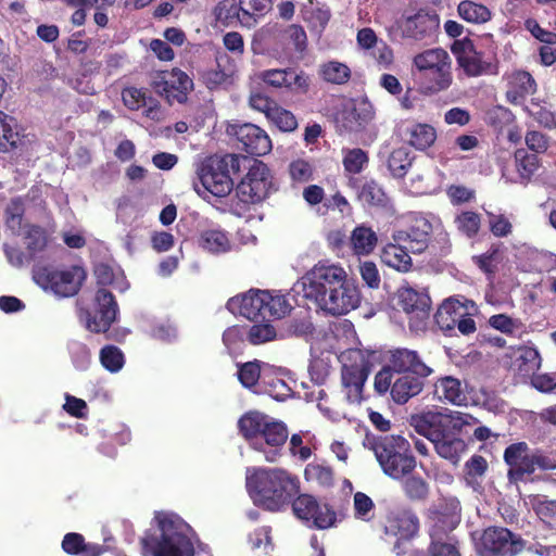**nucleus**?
Wrapping results in <instances>:
<instances>
[{
  "instance_id": "1",
  "label": "nucleus",
  "mask_w": 556,
  "mask_h": 556,
  "mask_svg": "<svg viewBox=\"0 0 556 556\" xmlns=\"http://www.w3.org/2000/svg\"><path fill=\"white\" fill-rule=\"evenodd\" d=\"M237 428L249 447L261 454L265 462L276 463L282 456L289 438L288 427L282 420L251 409L238 419Z\"/></svg>"
},
{
  "instance_id": "2",
  "label": "nucleus",
  "mask_w": 556,
  "mask_h": 556,
  "mask_svg": "<svg viewBox=\"0 0 556 556\" xmlns=\"http://www.w3.org/2000/svg\"><path fill=\"white\" fill-rule=\"evenodd\" d=\"M155 529L141 539L144 556H193V531L177 514L160 511Z\"/></svg>"
},
{
  "instance_id": "3",
  "label": "nucleus",
  "mask_w": 556,
  "mask_h": 556,
  "mask_svg": "<svg viewBox=\"0 0 556 556\" xmlns=\"http://www.w3.org/2000/svg\"><path fill=\"white\" fill-rule=\"evenodd\" d=\"M247 490L253 503L277 511L299 492V479L282 468L247 469Z\"/></svg>"
},
{
  "instance_id": "4",
  "label": "nucleus",
  "mask_w": 556,
  "mask_h": 556,
  "mask_svg": "<svg viewBox=\"0 0 556 556\" xmlns=\"http://www.w3.org/2000/svg\"><path fill=\"white\" fill-rule=\"evenodd\" d=\"M348 275L340 263L320 260L298 279L293 291L317 308Z\"/></svg>"
},
{
  "instance_id": "5",
  "label": "nucleus",
  "mask_w": 556,
  "mask_h": 556,
  "mask_svg": "<svg viewBox=\"0 0 556 556\" xmlns=\"http://www.w3.org/2000/svg\"><path fill=\"white\" fill-rule=\"evenodd\" d=\"M240 160L236 154L214 155L203 160L197 167L199 181L193 184L197 193H211L219 198L228 195L233 188L230 174L240 170Z\"/></svg>"
},
{
  "instance_id": "6",
  "label": "nucleus",
  "mask_w": 556,
  "mask_h": 556,
  "mask_svg": "<svg viewBox=\"0 0 556 556\" xmlns=\"http://www.w3.org/2000/svg\"><path fill=\"white\" fill-rule=\"evenodd\" d=\"M413 67L419 73L422 94H435L450 88L453 81L451 59L442 48L425 50L413 58Z\"/></svg>"
},
{
  "instance_id": "7",
  "label": "nucleus",
  "mask_w": 556,
  "mask_h": 556,
  "mask_svg": "<svg viewBox=\"0 0 556 556\" xmlns=\"http://www.w3.org/2000/svg\"><path fill=\"white\" fill-rule=\"evenodd\" d=\"M382 472L393 480H402L417 466L409 442L401 435H383L372 446Z\"/></svg>"
},
{
  "instance_id": "8",
  "label": "nucleus",
  "mask_w": 556,
  "mask_h": 556,
  "mask_svg": "<svg viewBox=\"0 0 556 556\" xmlns=\"http://www.w3.org/2000/svg\"><path fill=\"white\" fill-rule=\"evenodd\" d=\"M429 522V556H460L457 541L451 534L460 522L459 502L450 500L444 508L431 513Z\"/></svg>"
},
{
  "instance_id": "9",
  "label": "nucleus",
  "mask_w": 556,
  "mask_h": 556,
  "mask_svg": "<svg viewBox=\"0 0 556 556\" xmlns=\"http://www.w3.org/2000/svg\"><path fill=\"white\" fill-rule=\"evenodd\" d=\"M342 364V392L349 403H361L365 382L370 372L368 355L361 349H346L339 355Z\"/></svg>"
},
{
  "instance_id": "10",
  "label": "nucleus",
  "mask_w": 556,
  "mask_h": 556,
  "mask_svg": "<svg viewBox=\"0 0 556 556\" xmlns=\"http://www.w3.org/2000/svg\"><path fill=\"white\" fill-rule=\"evenodd\" d=\"M117 314V303L113 294L105 289H99L91 302L87 303L81 299L78 304V319L90 332L108 331L116 320Z\"/></svg>"
},
{
  "instance_id": "11",
  "label": "nucleus",
  "mask_w": 556,
  "mask_h": 556,
  "mask_svg": "<svg viewBox=\"0 0 556 556\" xmlns=\"http://www.w3.org/2000/svg\"><path fill=\"white\" fill-rule=\"evenodd\" d=\"M36 283L59 298L75 295L86 278L83 267L72 266L65 269L38 267L33 273Z\"/></svg>"
},
{
  "instance_id": "12",
  "label": "nucleus",
  "mask_w": 556,
  "mask_h": 556,
  "mask_svg": "<svg viewBox=\"0 0 556 556\" xmlns=\"http://www.w3.org/2000/svg\"><path fill=\"white\" fill-rule=\"evenodd\" d=\"M480 556H516L523 549L522 539L506 528L489 527L473 534Z\"/></svg>"
},
{
  "instance_id": "13",
  "label": "nucleus",
  "mask_w": 556,
  "mask_h": 556,
  "mask_svg": "<svg viewBox=\"0 0 556 556\" xmlns=\"http://www.w3.org/2000/svg\"><path fill=\"white\" fill-rule=\"evenodd\" d=\"M273 189V176L265 163L254 160L236 188V195L244 204L264 201Z\"/></svg>"
},
{
  "instance_id": "14",
  "label": "nucleus",
  "mask_w": 556,
  "mask_h": 556,
  "mask_svg": "<svg viewBox=\"0 0 556 556\" xmlns=\"http://www.w3.org/2000/svg\"><path fill=\"white\" fill-rule=\"evenodd\" d=\"M362 300L359 286L348 275L317 307V311L326 316L340 317L357 309Z\"/></svg>"
},
{
  "instance_id": "15",
  "label": "nucleus",
  "mask_w": 556,
  "mask_h": 556,
  "mask_svg": "<svg viewBox=\"0 0 556 556\" xmlns=\"http://www.w3.org/2000/svg\"><path fill=\"white\" fill-rule=\"evenodd\" d=\"M397 304L405 313L412 331L426 330L431 307V300L426 290L402 287L397 291Z\"/></svg>"
},
{
  "instance_id": "16",
  "label": "nucleus",
  "mask_w": 556,
  "mask_h": 556,
  "mask_svg": "<svg viewBox=\"0 0 556 556\" xmlns=\"http://www.w3.org/2000/svg\"><path fill=\"white\" fill-rule=\"evenodd\" d=\"M440 227L441 220L434 215H415L406 230L393 232L392 240L407 244L410 253H421L428 247L430 233Z\"/></svg>"
},
{
  "instance_id": "17",
  "label": "nucleus",
  "mask_w": 556,
  "mask_h": 556,
  "mask_svg": "<svg viewBox=\"0 0 556 556\" xmlns=\"http://www.w3.org/2000/svg\"><path fill=\"white\" fill-rule=\"evenodd\" d=\"M292 509L294 515L311 528L328 529L337 522V514L327 504L318 503L308 494L298 496L292 503Z\"/></svg>"
},
{
  "instance_id": "18",
  "label": "nucleus",
  "mask_w": 556,
  "mask_h": 556,
  "mask_svg": "<svg viewBox=\"0 0 556 556\" xmlns=\"http://www.w3.org/2000/svg\"><path fill=\"white\" fill-rule=\"evenodd\" d=\"M151 86L161 96H164L168 102L182 103L187 99L188 92L193 88L192 79L181 70L156 72L152 76Z\"/></svg>"
},
{
  "instance_id": "19",
  "label": "nucleus",
  "mask_w": 556,
  "mask_h": 556,
  "mask_svg": "<svg viewBox=\"0 0 556 556\" xmlns=\"http://www.w3.org/2000/svg\"><path fill=\"white\" fill-rule=\"evenodd\" d=\"M375 117L374 105L367 99L346 102L336 117L340 132H358Z\"/></svg>"
},
{
  "instance_id": "20",
  "label": "nucleus",
  "mask_w": 556,
  "mask_h": 556,
  "mask_svg": "<svg viewBox=\"0 0 556 556\" xmlns=\"http://www.w3.org/2000/svg\"><path fill=\"white\" fill-rule=\"evenodd\" d=\"M477 313L478 306L473 301L465 298H448L439 306L434 318L441 330L452 331L460 317Z\"/></svg>"
},
{
  "instance_id": "21",
  "label": "nucleus",
  "mask_w": 556,
  "mask_h": 556,
  "mask_svg": "<svg viewBox=\"0 0 556 556\" xmlns=\"http://www.w3.org/2000/svg\"><path fill=\"white\" fill-rule=\"evenodd\" d=\"M452 52L456 56L458 65L468 76H480L491 71L492 64L485 61L475 48L470 39L457 40L452 47Z\"/></svg>"
},
{
  "instance_id": "22",
  "label": "nucleus",
  "mask_w": 556,
  "mask_h": 556,
  "mask_svg": "<svg viewBox=\"0 0 556 556\" xmlns=\"http://www.w3.org/2000/svg\"><path fill=\"white\" fill-rule=\"evenodd\" d=\"M264 84L277 89L305 93L309 88V78L303 72L292 68L266 70L260 74Z\"/></svg>"
},
{
  "instance_id": "23",
  "label": "nucleus",
  "mask_w": 556,
  "mask_h": 556,
  "mask_svg": "<svg viewBox=\"0 0 556 556\" xmlns=\"http://www.w3.org/2000/svg\"><path fill=\"white\" fill-rule=\"evenodd\" d=\"M388 366L397 374L413 372L419 377H428L433 370L426 365L416 351L397 348L390 350L387 354Z\"/></svg>"
},
{
  "instance_id": "24",
  "label": "nucleus",
  "mask_w": 556,
  "mask_h": 556,
  "mask_svg": "<svg viewBox=\"0 0 556 556\" xmlns=\"http://www.w3.org/2000/svg\"><path fill=\"white\" fill-rule=\"evenodd\" d=\"M531 456L532 452L526 442L514 443L505 448L504 460L509 466L510 481L522 480L526 475L533 473Z\"/></svg>"
},
{
  "instance_id": "25",
  "label": "nucleus",
  "mask_w": 556,
  "mask_h": 556,
  "mask_svg": "<svg viewBox=\"0 0 556 556\" xmlns=\"http://www.w3.org/2000/svg\"><path fill=\"white\" fill-rule=\"evenodd\" d=\"M235 135L243 150L251 155H265L271 150V141L267 132L254 124L237 126Z\"/></svg>"
},
{
  "instance_id": "26",
  "label": "nucleus",
  "mask_w": 556,
  "mask_h": 556,
  "mask_svg": "<svg viewBox=\"0 0 556 556\" xmlns=\"http://www.w3.org/2000/svg\"><path fill=\"white\" fill-rule=\"evenodd\" d=\"M434 396L438 401L455 406H466L469 402L467 383L453 376H443L434 382Z\"/></svg>"
},
{
  "instance_id": "27",
  "label": "nucleus",
  "mask_w": 556,
  "mask_h": 556,
  "mask_svg": "<svg viewBox=\"0 0 556 556\" xmlns=\"http://www.w3.org/2000/svg\"><path fill=\"white\" fill-rule=\"evenodd\" d=\"M263 290L251 289L247 293L228 300L227 308L233 315L243 316L247 319H263L264 299Z\"/></svg>"
},
{
  "instance_id": "28",
  "label": "nucleus",
  "mask_w": 556,
  "mask_h": 556,
  "mask_svg": "<svg viewBox=\"0 0 556 556\" xmlns=\"http://www.w3.org/2000/svg\"><path fill=\"white\" fill-rule=\"evenodd\" d=\"M404 38L415 40L424 39L439 27L437 15L419 12L399 22Z\"/></svg>"
},
{
  "instance_id": "29",
  "label": "nucleus",
  "mask_w": 556,
  "mask_h": 556,
  "mask_svg": "<svg viewBox=\"0 0 556 556\" xmlns=\"http://www.w3.org/2000/svg\"><path fill=\"white\" fill-rule=\"evenodd\" d=\"M33 136L24 134L16 122L0 111V147L9 149H27L33 143Z\"/></svg>"
},
{
  "instance_id": "30",
  "label": "nucleus",
  "mask_w": 556,
  "mask_h": 556,
  "mask_svg": "<svg viewBox=\"0 0 556 556\" xmlns=\"http://www.w3.org/2000/svg\"><path fill=\"white\" fill-rule=\"evenodd\" d=\"M198 244L203 251L214 255L228 253L233 248L229 233L219 226L202 229Z\"/></svg>"
},
{
  "instance_id": "31",
  "label": "nucleus",
  "mask_w": 556,
  "mask_h": 556,
  "mask_svg": "<svg viewBox=\"0 0 556 556\" xmlns=\"http://www.w3.org/2000/svg\"><path fill=\"white\" fill-rule=\"evenodd\" d=\"M122 100L126 108L131 111H138L144 109L143 114L155 119L159 115V106L155 100L148 96V92L143 89L136 87H127L122 91Z\"/></svg>"
},
{
  "instance_id": "32",
  "label": "nucleus",
  "mask_w": 556,
  "mask_h": 556,
  "mask_svg": "<svg viewBox=\"0 0 556 556\" xmlns=\"http://www.w3.org/2000/svg\"><path fill=\"white\" fill-rule=\"evenodd\" d=\"M536 91V83L532 75L526 71H515L509 76L507 100L513 104H519L525 97Z\"/></svg>"
},
{
  "instance_id": "33",
  "label": "nucleus",
  "mask_w": 556,
  "mask_h": 556,
  "mask_svg": "<svg viewBox=\"0 0 556 556\" xmlns=\"http://www.w3.org/2000/svg\"><path fill=\"white\" fill-rule=\"evenodd\" d=\"M419 529V520L412 510H404L390 518L386 526V533L408 541Z\"/></svg>"
},
{
  "instance_id": "34",
  "label": "nucleus",
  "mask_w": 556,
  "mask_h": 556,
  "mask_svg": "<svg viewBox=\"0 0 556 556\" xmlns=\"http://www.w3.org/2000/svg\"><path fill=\"white\" fill-rule=\"evenodd\" d=\"M443 416L438 412H424L410 417V426L430 442L443 432Z\"/></svg>"
},
{
  "instance_id": "35",
  "label": "nucleus",
  "mask_w": 556,
  "mask_h": 556,
  "mask_svg": "<svg viewBox=\"0 0 556 556\" xmlns=\"http://www.w3.org/2000/svg\"><path fill=\"white\" fill-rule=\"evenodd\" d=\"M409 252L407 244L393 241L383 247L381 260L387 266L406 273L413 265Z\"/></svg>"
},
{
  "instance_id": "36",
  "label": "nucleus",
  "mask_w": 556,
  "mask_h": 556,
  "mask_svg": "<svg viewBox=\"0 0 556 556\" xmlns=\"http://www.w3.org/2000/svg\"><path fill=\"white\" fill-rule=\"evenodd\" d=\"M419 376L403 375L394 379L391 388V397L397 404H405L412 397L418 395L424 389V382Z\"/></svg>"
},
{
  "instance_id": "37",
  "label": "nucleus",
  "mask_w": 556,
  "mask_h": 556,
  "mask_svg": "<svg viewBox=\"0 0 556 556\" xmlns=\"http://www.w3.org/2000/svg\"><path fill=\"white\" fill-rule=\"evenodd\" d=\"M216 61L217 68L207 71L203 74V80L210 89L231 84L232 77L237 72L236 65L230 62L228 55L220 54L217 56Z\"/></svg>"
},
{
  "instance_id": "38",
  "label": "nucleus",
  "mask_w": 556,
  "mask_h": 556,
  "mask_svg": "<svg viewBox=\"0 0 556 556\" xmlns=\"http://www.w3.org/2000/svg\"><path fill=\"white\" fill-rule=\"evenodd\" d=\"M61 546L68 555L101 556L105 551L104 547L99 544L86 543L84 536L76 532L66 533L62 540Z\"/></svg>"
},
{
  "instance_id": "39",
  "label": "nucleus",
  "mask_w": 556,
  "mask_h": 556,
  "mask_svg": "<svg viewBox=\"0 0 556 556\" xmlns=\"http://www.w3.org/2000/svg\"><path fill=\"white\" fill-rule=\"evenodd\" d=\"M97 282L101 286H111L113 289L124 292L128 289V282L122 268L117 265L100 263L94 267Z\"/></svg>"
},
{
  "instance_id": "40",
  "label": "nucleus",
  "mask_w": 556,
  "mask_h": 556,
  "mask_svg": "<svg viewBox=\"0 0 556 556\" xmlns=\"http://www.w3.org/2000/svg\"><path fill=\"white\" fill-rule=\"evenodd\" d=\"M255 392H263L277 401H283L291 395V388L283 379L278 377L275 369L268 365V367H265L261 389L255 390Z\"/></svg>"
},
{
  "instance_id": "41",
  "label": "nucleus",
  "mask_w": 556,
  "mask_h": 556,
  "mask_svg": "<svg viewBox=\"0 0 556 556\" xmlns=\"http://www.w3.org/2000/svg\"><path fill=\"white\" fill-rule=\"evenodd\" d=\"M437 453L445 459L456 464L460 454L465 451V442L462 439L440 433L439 438L431 441Z\"/></svg>"
},
{
  "instance_id": "42",
  "label": "nucleus",
  "mask_w": 556,
  "mask_h": 556,
  "mask_svg": "<svg viewBox=\"0 0 556 556\" xmlns=\"http://www.w3.org/2000/svg\"><path fill=\"white\" fill-rule=\"evenodd\" d=\"M541 356L533 346H519L515 351L514 366L522 376H531L541 367Z\"/></svg>"
},
{
  "instance_id": "43",
  "label": "nucleus",
  "mask_w": 556,
  "mask_h": 556,
  "mask_svg": "<svg viewBox=\"0 0 556 556\" xmlns=\"http://www.w3.org/2000/svg\"><path fill=\"white\" fill-rule=\"evenodd\" d=\"M407 142L417 150H426L431 147L437 139L434 127L428 124H412L406 129Z\"/></svg>"
},
{
  "instance_id": "44",
  "label": "nucleus",
  "mask_w": 556,
  "mask_h": 556,
  "mask_svg": "<svg viewBox=\"0 0 556 556\" xmlns=\"http://www.w3.org/2000/svg\"><path fill=\"white\" fill-rule=\"evenodd\" d=\"M352 250L357 255L370 254L377 245L376 232L367 226H357L350 238Z\"/></svg>"
},
{
  "instance_id": "45",
  "label": "nucleus",
  "mask_w": 556,
  "mask_h": 556,
  "mask_svg": "<svg viewBox=\"0 0 556 556\" xmlns=\"http://www.w3.org/2000/svg\"><path fill=\"white\" fill-rule=\"evenodd\" d=\"M401 481L402 491L410 502H426L430 494L429 483L420 476L408 475Z\"/></svg>"
},
{
  "instance_id": "46",
  "label": "nucleus",
  "mask_w": 556,
  "mask_h": 556,
  "mask_svg": "<svg viewBox=\"0 0 556 556\" xmlns=\"http://www.w3.org/2000/svg\"><path fill=\"white\" fill-rule=\"evenodd\" d=\"M264 299L263 319L282 318L290 313L292 306L283 294L263 290Z\"/></svg>"
},
{
  "instance_id": "47",
  "label": "nucleus",
  "mask_w": 556,
  "mask_h": 556,
  "mask_svg": "<svg viewBox=\"0 0 556 556\" xmlns=\"http://www.w3.org/2000/svg\"><path fill=\"white\" fill-rule=\"evenodd\" d=\"M269 364L261 361L247 362L239 366L238 379L241 384L247 389H253L257 386L258 381L263 382V376L265 374V367Z\"/></svg>"
},
{
  "instance_id": "48",
  "label": "nucleus",
  "mask_w": 556,
  "mask_h": 556,
  "mask_svg": "<svg viewBox=\"0 0 556 556\" xmlns=\"http://www.w3.org/2000/svg\"><path fill=\"white\" fill-rule=\"evenodd\" d=\"M459 16L468 23L482 24L491 18V11L483 4L464 0L457 8Z\"/></svg>"
},
{
  "instance_id": "49",
  "label": "nucleus",
  "mask_w": 556,
  "mask_h": 556,
  "mask_svg": "<svg viewBox=\"0 0 556 556\" xmlns=\"http://www.w3.org/2000/svg\"><path fill=\"white\" fill-rule=\"evenodd\" d=\"M304 477L307 482L316 483L324 488L333 484V471L325 463L313 462L306 465Z\"/></svg>"
},
{
  "instance_id": "50",
  "label": "nucleus",
  "mask_w": 556,
  "mask_h": 556,
  "mask_svg": "<svg viewBox=\"0 0 556 556\" xmlns=\"http://www.w3.org/2000/svg\"><path fill=\"white\" fill-rule=\"evenodd\" d=\"M409 150L405 147L394 149L388 156L387 165L391 175L395 178H402L406 175L412 165Z\"/></svg>"
},
{
  "instance_id": "51",
  "label": "nucleus",
  "mask_w": 556,
  "mask_h": 556,
  "mask_svg": "<svg viewBox=\"0 0 556 556\" xmlns=\"http://www.w3.org/2000/svg\"><path fill=\"white\" fill-rule=\"evenodd\" d=\"M488 323L491 328L510 337H519L525 329V324L519 318L506 314L492 315Z\"/></svg>"
},
{
  "instance_id": "52",
  "label": "nucleus",
  "mask_w": 556,
  "mask_h": 556,
  "mask_svg": "<svg viewBox=\"0 0 556 556\" xmlns=\"http://www.w3.org/2000/svg\"><path fill=\"white\" fill-rule=\"evenodd\" d=\"M319 73L324 80L336 85H343L348 83L351 77L350 67L338 61L324 63L320 66Z\"/></svg>"
},
{
  "instance_id": "53",
  "label": "nucleus",
  "mask_w": 556,
  "mask_h": 556,
  "mask_svg": "<svg viewBox=\"0 0 556 556\" xmlns=\"http://www.w3.org/2000/svg\"><path fill=\"white\" fill-rule=\"evenodd\" d=\"M267 119L283 132H291L298 127V119L294 114L277 103L269 111Z\"/></svg>"
},
{
  "instance_id": "54",
  "label": "nucleus",
  "mask_w": 556,
  "mask_h": 556,
  "mask_svg": "<svg viewBox=\"0 0 556 556\" xmlns=\"http://www.w3.org/2000/svg\"><path fill=\"white\" fill-rule=\"evenodd\" d=\"M67 350L73 366L80 371L87 370L91 363V354L88 346L78 340H71L67 343Z\"/></svg>"
},
{
  "instance_id": "55",
  "label": "nucleus",
  "mask_w": 556,
  "mask_h": 556,
  "mask_svg": "<svg viewBox=\"0 0 556 556\" xmlns=\"http://www.w3.org/2000/svg\"><path fill=\"white\" fill-rule=\"evenodd\" d=\"M100 363L110 372H118L124 364L123 352L115 345H105L100 351Z\"/></svg>"
},
{
  "instance_id": "56",
  "label": "nucleus",
  "mask_w": 556,
  "mask_h": 556,
  "mask_svg": "<svg viewBox=\"0 0 556 556\" xmlns=\"http://www.w3.org/2000/svg\"><path fill=\"white\" fill-rule=\"evenodd\" d=\"M331 362L329 355L321 354L320 356L313 357L308 372L312 381L318 387L324 384L330 375Z\"/></svg>"
},
{
  "instance_id": "57",
  "label": "nucleus",
  "mask_w": 556,
  "mask_h": 556,
  "mask_svg": "<svg viewBox=\"0 0 556 556\" xmlns=\"http://www.w3.org/2000/svg\"><path fill=\"white\" fill-rule=\"evenodd\" d=\"M311 434L309 432L294 433L291 435L289 441V452L293 457L299 458L302 462L307 460L313 452L309 446Z\"/></svg>"
},
{
  "instance_id": "58",
  "label": "nucleus",
  "mask_w": 556,
  "mask_h": 556,
  "mask_svg": "<svg viewBox=\"0 0 556 556\" xmlns=\"http://www.w3.org/2000/svg\"><path fill=\"white\" fill-rule=\"evenodd\" d=\"M515 160L518 174L522 179H530L539 168L538 156L535 154H529L525 150H517Z\"/></svg>"
},
{
  "instance_id": "59",
  "label": "nucleus",
  "mask_w": 556,
  "mask_h": 556,
  "mask_svg": "<svg viewBox=\"0 0 556 556\" xmlns=\"http://www.w3.org/2000/svg\"><path fill=\"white\" fill-rule=\"evenodd\" d=\"M455 224L457 229L468 238L476 236L480 229V216L471 211H465L456 215Z\"/></svg>"
},
{
  "instance_id": "60",
  "label": "nucleus",
  "mask_w": 556,
  "mask_h": 556,
  "mask_svg": "<svg viewBox=\"0 0 556 556\" xmlns=\"http://www.w3.org/2000/svg\"><path fill=\"white\" fill-rule=\"evenodd\" d=\"M216 15L219 20H230L238 17L243 21L245 17H251L248 9L243 8L241 3L237 4L236 0H223L216 8Z\"/></svg>"
},
{
  "instance_id": "61",
  "label": "nucleus",
  "mask_w": 556,
  "mask_h": 556,
  "mask_svg": "<svg viewBox=\"0 0 556 556\" xmlns=\"http://www.w3.org/2000/svg\"><path fill=\"white\" fill-rule=\"evenodd\" d=\"M26 247L33 256L47 245V233L43 228L35 225L28 226L25 233Z\"/></svg>"
},
{
  "instance_id": "62",
  "label": "nucleus",
  "mask_w": 556,
  "mask_h": 556,
  "mask_svg": "<svg viewBox=\"0 0 556 556\" xmlns=\"http://www.w3.org/2000/svg\"><path fill=\"white\" fill-rule=\"evenodd\" d=\"M249 341L254 344H263L275 339L281 338L278 336L275 328L269 324L253 325L247 332Z\"/></svg>"
},
{
  "instance_id": "63",
  "label": "nucleus",
  "mask_w": 556,
  "mask_h": 556,
  "mask_svg": "<svg viewBox=\"0 0 556 556\" xmlns=\"http://www.w3.org/2000/svg\"><path fill=\"white\" fill-rule=\"evenodd\" d=\"M533 472L535 470H554L556 469V450H534L531 456Z\"/></svg>"
},
{
  "instance_id": "64",
  "label": "nucleus",
  "mask_w": 556,
  "mask_h": 556,
  "mask_svg": "<svg viewBox=\"0 0 556 556\" xmlns=\"http://www.w3.org/2000/svg\"><path fill=\"white\" fill-rule=\"evenodd\" d=\"M368 162V156L362 149L348 150L343 157V165L346 172L358 174Z\"/></svg>"
}]
</instances>
